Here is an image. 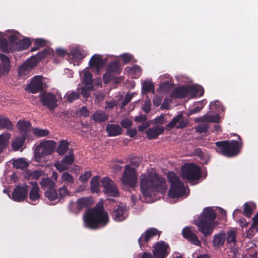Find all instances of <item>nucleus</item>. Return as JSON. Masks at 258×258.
Here are the masks:
<instances>
[{"label": "nucleus", "instance_id": "nucleus-30", "mask_svg": "<svg viewBox=\"0 0 258 258\" xmlns=\"http://www.w3.org/2000/svg\"><path fill=\"white\" fill-rule=\"evenodd\" d=\"M50 48L47 47L38 52L35 55L32 56L30 58V60L36 61V64L40 61L45 58L47 55L50 53Z\"/></svg>", "mask_w": 258, "mask_h": 258}, {"label": "nucleus", "instance_id": "nucleus-64", "mask_svg": "<svg viewBox=\"0 0 258 258\" xmlns=\"http://www.w3.org/2000/svg\"><path fill=\"white\" fill-rule=\"evenodd\" d=\"M121 57L124 63H127L130 62L133 57V56L130 54H123L121 55Z\"/></svg>", "mask_w": 258, "mask_h": 258}, {"label": "nucleus", "instance_id": "nucleus-40", "mask_svg": "<svg viewBox=\"0 0 258 258\" xmlns=\"http://www.w3.org/2000/svg\"><path fill=\"white\" fill-rule=\"evenodd\" d=\"M100 176H95L91 180V190L92 192L98 193L99 192V181Z\"/></svg>", "mask_w": 258, "mask_h": 258}, {"label": "nucleus", "instance_id": "nucleus-28", "mask_svg": "<svg viewBox=\"0 0 258 258\" xmlns=\"http://www.w3.org/2000/svg\"><path fill=\"white\" fill-rule=\"evenodd\" d=\"M226 239V233L221 232L215 234L213 236V244L215 247L219 248L222 247Z\"/></svg>", "mask_w": 258, "mask_h": 258}, {"label": "nucleus", "instance_id": "nucleus-23", "mask_svg": "<svg viewBox=\"0 0 258 258\" xmlns=\"http://www.w3.org/2000/svg\"><path fill=\"white\" fill-rule=\"evenodd\" d=\"M189 89L187 87H176L171 93V96L174 98H183L187 96Z\"/></svg>", "mask_w": 258, "mask_h": 258}, {"label": "nucleus", "instance_id": "nucleus-47", "mask_svg": "<svg viewBox=\"0 0 258 258\" xmlns=\"http://www.w3.org/2000/svg\"><path fill=\"white\" fill-rule=\"evenodd\" d=\"M33 134L38 137H44L48 136L50 132L47 129H40L39 128H34L33 130Z\"/></svg>", "mask_w": 258, "mask_h": 258}, {"label": "nucleus", "instance_id": "nucleus-42", "mask_svg": "<svg viewBox=\"0 0 258 258\" xmlns=\"http://www.w3.org/2000/svg\"><path fill=\"white\" fill-rule=\"evenodd\" d=\"M74 155L72 149L68 153V155H66L61 160L63 164L70 165L72 164L74 161Z\"/></svg>", "mask_w": 258, "mask_h": 258}, {"label": "nucleus", "instance_id": "nucleus-16", "mask_svg": "<svg viewBox=\"0 0 258 258\" xmlns=\"http://www.w3.org/2000/svg\"><path fill=\"white\" fill-rule=\"evenodd\" d=\"M182 235L185 239L188 240L192 244L197 246L201 245L200 240L196 234L191 230L190 227H184L182 230Z\"/></svg>", "mask_w": 258, "mask_h": 258}, {"label": "nucleus", "instance_id": "nucleus-6", "mask_svg": "<svg viewBox=\"0 0 258 258\" xmlns=\"http://www.w3.org/2000/svg\"><path fill=\"white\" fill-rule=\"evenodd\" d=\"M56 145L53 141H46L40 143L36 147L34 151L36 161H38L44 156L51 154L54 151Z\"/></svg>", "mask_w": 258, "mask_h": 258}, {"label": "nucleus", "instance_id": "nucleus-63", "mask_svg": "<svg viewBox=\"0 0 258 258\" xmlns=\"http://www.w3.org/2000/svg\"><path fill=\"white\" fill-rule=\"evenodd\" d=\"M203 108V104H201V106H199L198 105H196L194 108L191 109L189 110V114H193L198 112H199Z\"/></svg>", "mask_w": 258, "mask_h": 258}, {"label": "nucleus", "instance_id": "nucleus-34", "mask_svg": "<svg viewBox=\"0 0 258 258\" xmlns=\"http://www.w3.org/2000/svg\"><path fill=\"white\" fill-rule=\"evenodd\" d=\"M60 180L61 182H66V185L71 187L73 186L74 183V177L68 172H64L62 174Z\"/></svg>", "mask_w": 258, "mask_h": 258}, {"label": "nucleus", "instance_id": "nucleus-17", "mask_svg": "<svg viewBox=\"0 0 258 258\" xmlns=\"http://www.w3.org/2000/svg\"><path fill=\"white\" fill-rule=\"evenodd\" d=\"M36 66V61L28 59L19 68L18 76L20 77H25L31 72Z\"/></svg>", "mask_w": 258, "mask_h": 258}, {"label": "nucleus", "instance_id": "nucleus-61", "mask_svg": "<svg viewBox=\"0 0 258 258\" xmlns=\"http://www.w3.org/2000/svg\"><path fill=\"white\" fill-rule=\"evenodd\" d=\"M208 130V126L206 124H201L196 127V131L200 133H205Z\"/></svg>", "mask_w": 258, "mask_h": 258}, {"label": "nucleus", "instance_id": "nucleus-58", "mask_svg": "<svg viewBox=\"0 0 258 258\" xmlns=\"http://www.w3.org/2000/svg\"><path fill=\"white\" fill-rule=\"evenodd\" d=\"M91 176V172L90 171H86L84 174L80 176L79 180L83 182H86Z\"/></svg>", "mask_w": 258, "mask_h": 258}, {"label": "nucleus", "instance_id": "nucleus-24", "mask_svg": "<svg viewBox=\"0 0 258 258\" xmlns=\"http://www.w3.org/2000/svg\"><path fill=\"white\" fill-rule=\"evenodd\" d=\"M31 184L32 187L29 194V199L34 202L38 201L41 197L39 187L35 181L31 182Z\"/></svg>", "mask_w": 258, "mask_h": 258}, {"label": "nucleus", "instance_id": "nucleus-4", "mask_svg": "<svg viewBox=\"0 0 258 258\" xmlns=\"http://www.w3.org/2000/svg\"><path fill=\"white\" fill-rule=\"evenodd\" d=\"M239 141H218L215 143L217 149L216 151L221 154L228 157H234L240 152L242 146L241 139L238 136Z\"/></svg>", "mask_w": 258, "mask_h": 258}, {"label": "nucleus", "instance_id": "nucleus-2", "mask_svg": "<svg viewBox=\"0 0 258 258\" xmlns=\"http://www.w3.org/2000/svg\"><path fill=\"white\" fill-rule=\"evenodd\" d=\"M139 179L141 191L146 198H151L155 191L163 192L167 188L165 179L156 172L142 174Z\"/></svg>", "mask_w": 258, "mask_h": 258}, {"label": "nucleus", "instance_id": "nucleus-31", "mask_svg": "<svg viewBox=\"0 0 258 258\" xmlns=\"http://www.w3.org/2000/svg\"><path fill=\"white\" fill-rule=\"evenodd\" d=\"M106 70L110 73L115 74H120L121 71L120 64L118 61H112L108 65Z\"/></svg>", "mask_w": 258, "mask_h": 258}, {"label": "nucleus", "instance_id": "nucleus-8", "mask_svg": "<svg viewBox=\"0 0 258 258\" xmlns=\"http://www.w3.org/2000/svg\"><path fill=\"white\" fill-rule=\"evenodd\" d=\"M121 181L124 185L134 188L138 181L137 174L135 169L126 165L123 171Z\"/></svg>", "mask_w": 258, "mask_h": 258}, {"label": "nucleus", "instance_id": "nucleus-48", "mask_svg": "<svg viewBox=\"0 0 258 258\" xmlns=\"http://www.w3.org/2000/svg\"><path fill=\"white\" fill-rule=\"evenodd\" d=\"M228 252L229 258H243L239 252V250L237 247L234 246L231 247Z\"/></svg>", "mask_w": 258, "mask_h": 258}, {"label": "nucleus", "instance_id": "nucleus-3", "mask_svg": "<svg viewBox=\"0 0 258 258\" xmlns=\"http://www.w3.org/2000/svg\"><path fill=\"white\" fill-rule=\"evenodd\" d=\"M217 217V214L211 207L204 209L197 224L199 230L205 237L211 235L214 230V222Z\"/></svg>", "mask_w": 258, "mask_h": 258}, {"label": "nucleus", "instance_id": "nucleus-43", "mask_svg": "<svg viewBox=\"0 0 258 258\" xmlns=\"http://www.w3.org/2000/svg\"><path fill=\"white\" fill-rule=\"evenodd\" d=\"M78 91L68 92L66 94V97L69 102H72L77 100L80 97L79 90L77 88Z\"/></svg>", "mask_w": 258, "mask_h": 258}, {"label": "nucleus", "instance_id": "nucleus-9", "mask_svg": "<svg viewBox=\"0 0 258 258\" xmlns=\"http://www.w3.org/2000/svg\"><path fill=\"white\" fill-rule=\"evenodd\" d=\"M42 105L50 110H54L57 106L56 96L51 92L41 91L39 95Z\"/></svg>", "mask_w": 258, "mask_h": 258}, {"label": "nucleus", "instance_id": "nucleus-13", "mask_svg": "<svg viewBox=\"0 0 258 258\" xmlns=\"http://www.w3.org/2000/svg\"><path fill=\"white\" fill-rule=\"evenodd\" d=\"M153 254L155 258H166L170 252V246L164 241H160L154 246Z\"/></svg>", "mask_w": 258, "mask_h": 258}, {"label": "nucleus", "instance_id": "nucleus-62", "mask_svg": "<svg viewBox=\"0 0 258 258\" xmlns=\"http://www.w3.org/2000/svg\"><path fill=\"white\" fill-rule=\"evenodd\" d=\"M55 167L58 171H59L60 172L64 170H66L68 169V167L63 165L61 162L55 163Z\"/></svg>", "mask_w": 258, "mask_h": 258}, {"label": "nucleus", "instance_id": "nucleus-21", "mask_svg": "<svg viewBox=\"0 0 258 258\" xmlns=\"http://www.w3.org/2000/svg\"><path fill=\"white\" fill-rule=\"evenodd\" d=\"M104 63L102 55L94 54L91 58L89 64L91 68H94L99 72L100 69L103 67Z\"/></svg>", "mask_w": 258, "mask_h": 258}, {"label": "nucleus", "instance_id": "nucleus-5", "mask_svg": "<svg viewBox=\"0 0 258 258\" xmlns=\"http://www.w3.org/2000/svg\"><path fill=\"white\" fill-rule=\"evenodd\" d=\"M168 179L170 183V188L168 191L170 198L174 199L183 196L185 191L183 183L174 172H169L167 175Z\"/></svg>", "mask_w": 258, "mask_h": 258}, {"label": "nucleus", "instance_id": "nucleus-57", "mask_svg": "<svg viewBox=\"0 0 258 258\" xmlns=\"http://www.w3.org/2000/svg\"><path fill=\"white\" fill-rule=\"evenodd\" d=\"M103 79L105 84L109 83L112 80H113L112 73L106 70V73L103 75Z\"/></svg>", "mask_w": 258, "mask_h": 258}, {"label": "nucleus", "instance_id": "nucleus-29", "mask_svg": "<svg viewBox=\"0 0 258 258\" xmlns=\"http://www.w3.org/2000/svg\"><path fill=\"white\" fill-rule=\"evenodd\" d=\"M92 119L96 122H104L108 119V115L105 111L97 110L92 115Z\"/></svg>", "mask_w": 258, "mask_h": 258}, {"label": "nucleus", "instance_id": "nucleus-38", "mask_svg": "<svg viewBox=\"0 0 258 258\" xmlns=\"http://www.w3.org/2000/svg\"><path fill=\"white\" fill-rule=\"evenodd\" d=\"M1 129H7L12 131L13 128V124L10 119L6 117L1 116Z\"/></svg>", "mask_w": 258, "mask_h": 258}, {"label": "nucleus", "instance_id": "nucleus-51", "mask_svg": "<svg viewBox=\"0 0 258 258\" xmlns=\"http://www.w3.org/2000/svg\"><path fill=\"white\" fill-rule=\"evenodd\" d=\"M142 89L144 90V91L149 92L154 91V86L152 82L149 81H145L143 84Z\"/></svg>", "mask_w": 258, "mask_h": 258}, {"label": "nucleus", "instance_id": "nucleus-20", "mask_svg": "<svg viewBox=\"0 0 258 258\" xmlns=\"http://www.w3.org/2000/svg\"><path fill=\"white\" fill-rule=\"evenodd\" d=\"M125 213V207L123 206L122 203H121L118 205L117 208L113 212L112 217L116 221H122L126 217Z\"/></svg>", "mask_w": 258, "mask_h": 258}, {"label": "nucleus", "instance_id": "nucleus-15", "mask_svg": "<svg viewBox=\"0 0 258 258\" xmlns=\"http://www.w3.org/2000/svg\"><path fill=\"white\" fill-rule=\"evenodd\" d=\"M27 90L33 94L38 93L43 89L42 77L41 76L34 77L27 87Z\"/></svg>", "mask_w": 258, "mask_h": 258}, {"label": "nucleus", "instance_id": "nucleus-7", "mask_svg": "<svg viewBox=\"0 0 258 258\" xmlns=\"http://www.w3.org/2000/svg\"><path fill=\"white\" fill-rule=\"evenodd\" d=\"M182 177L188 181H194L201 176V169L192 163L185 164L181 167Z\"/></svg>", "mask_w": 258, "mask_h": 258}, {"label": "nucleus", "instance_id": "nucleus-33", "mask_svg": "<svg viewBox=\"0 0 258 258\" xmlns=\"http://www.w3.org/2000/svg\"><path fill=\"white\" fill-rule=\"evenodd\" d=\"M31 124L28 121L19 120L17 123V128L20 130L21 134L26 133L29 130Z\"/></svg>", "mask_w": 258, "mask_h": 258}, {"label": "nucleus", "instance_id": "nucleus-49", "mask_svg": "<svg viewBox=\"0 0 258 258\" xmlns=\"http://www.w3.org/2000/svg\"><path fill=\"white\" fill-rule=\"evenodd\" d=\"M254 205L252 204H249L245 203L244 205V209L243 211V214L246 217L250 218L252 214V208L254 207Z\"/></svg>", "mask_w": 258, "mask_h": 258}, {"label": "nucleus", "instance_id": "nucleus-39", "mask_svg": "<svg viewBox=\"0 0 258 258\" xmlns=\"http://www.w3.org/2000/svg\"><path fill=\"white\" fill-rule=\"evenodd\" d=\"M69 143L67 141H62L56 148V151L59 155H64L69 148Z\"/></svg>", "mask_w": 258, "mask_h": 258}, {"label": "nucleus", "instance_id": "nucleus-11", "mask_svg": "<svg viewBox=\"0 0 258 258\" xmlns=\"http://www.w3.org/2000/svg\"><path fill=\"white\" fill-rule=\"evenodd\" d=\"M19 34L18 32L15 31V33L10 32L8 36V40L4 38L1 34V51L3 53H9L10 52H13V50H11L9 48L15 47L18 42L19 38L15 34Z\"/></svg>", "mask_w": 258, "mask_h": 258}, {"label": "nucleus", "instance_id": "nucleus-59", "mask_svg": "<svg viewBox=\"0 0 258 258\" xmlns=\"http://www.w3.org/2000/svg\"><path fill=\"white\" fill-rule=\"evenodd\" d=\"M43 171L41 170H35L30 174V177L33 179H38L42 175Z\"/></svg>", "mask_w": 258, "mask_h": 258}, {"label": "nucleus", "instance_id": "nucleus-22", "mask_svg": "<svg viewBox=\"0 0 258 258\" xmlns=\"http://www.w3.org/2000/svg\"><path fill=\"white\" fill-rule=\"evenodd\" d=\"M105 131L108 137H116L122 134V129L117 124H108Z\"/></svg>", "mask_w": 258, "mask_h": 258}, {"label": "nucleus", "instance_id": "nucleus-1", "mask_svg": "<svg viewBox=\"0 0 258 258\" xmlns=\"http://www.w3.org/2000/svg\"><path fill=\"white\" fill-rule=\"evenodd\" d=\"M81 212L87 209L84 214L83 219L86 227L96 229L105 226L109 221L107 213L104 210L102 204L98 203L92 209L89 208L94 204L91 197H82L78 199Z\"/></svg>", "mask_w": 258, "mask_h": 258}, {"label": "nucleus", "instance_id": "nucleus-12", "mask_svg": "<svg viewBox=\"0 0 258 258\" xmlns=\"http://www.w3.org/2000/svg\"><path fill=\"white\" fill-rule=\"evenodd\" d=\"M29 186L26 184L18 185L14 189L10 198L17 202L23 201L28 196Z\"/></svg>", "mask_w": 258, "mask_h": 258}, {"label": "nucleus", "instance_id": "nucleus-26", "mask_svg": "<svg viewBox=\"0 0 258 258\" xmlns=\"http://www.w3.org/2000/svg\"><path fill=\"white\" fill-rule=\"evenodd\" d=\"M27 136V134L22 133L20 136L16 138L12 143V147L14 151H18L23 146Z\"/></svg>", "mask_w": 258, "mask_h": 258}, {"label": "nucleus", "instance_id": "nucleus-36", "mask_svg": "<svg viewBox=\"0 0 258 258\" xmlns=\"http://www.w3.org/2000/svg\"><path fill=\"white\" fill-rule=\"evenodd\" d=\"M13 164L16 168L21 169H25L29 165V163L23 158L15 160L13 162Z\"/></svg>", "mask_w": 258, "mask_h": 258}, {"label": "nucleus", "instance_id": "nucleus-55", "mask_svg": "<svg viewBox=\"0 0 258 258\" xmlns=\"http://www.w3.org/2000/svg\"><path fill=\"white\" fill-rule=\"evenodd\" d=\"M205 120L211 122L218 123L220 121V115L218 114L206 116Z\"/></svg>", "mask_w": 258, "mask_h": 258}, {"label": "nucleus", "instance_id": "nucleus-45", "mask_svg": "<svg viewBox=\"0 0 258 258\" xmlns=\"http://www.w3.org/2000/svg\"><path fill=\"white\" fill-rule=\"evenodd\" d=\"M69 208L72 213L76 215H78L81 212L78 200L76 202H71L69 204Z\"/></svg>", "mask_w": 258, "mask_h": 258}, {"label": "nucleus", "instance_id": "nucleus-37", "mask_svg": "<svg viewBox=\"0 0 258 258\" xmlns=\"http://www.w3.org/2000/svg\"><path fill=\"white\" fill-rule=\"evenodd\" d=\"M44 194L45 197L50 201H54L58 198V195L55 188L47 189Z\"/></svg>", "mask_w": 258, "mask_h": 258}, {"label": "nucleus", "instance_id": "nucleus-41", "mask_svg": "<svg viewBox=\"0 0 258 258\" xmlns=\"http://www.w3.org/2000/svg\"><path fill=\"white\" fill-rule=\"evenodd\" d=\"M226 239L227 243L232 245L236 244V232L234 230L229 231L227 234H226Z\"/></svg>", "mask_w": 258, "mask_h": 258}, {"label": "nucleus", "instance_id": "nucleus-44", "mask_svg": "<svg viewBox=\"0 0 258 258\" xmlns=\"http://www.w3.org/2000/svg\"><path fill=\"white\" fill-rule=\"evenodd\" d=\"M11 134L5 133L1 134V152L9 145Z\"/></svg>", "mask_w": 258, "mask_h": 258}, {"label": "nucleus", "instance_id": "nucleus-10", "mask_svg": "<svg viewBox=\"0 0 258 258\" xmlns=\"http://www.w3.org/2000/svg\"><path fill=\"white\" fill-rule=\"evenodd\" d=\"M101 186L104 187L103 191L108 196L118 197L119 192L117 186L111 179L107 176L104 177L101 180Z\"/></svg>", "mask_w": 258, "mask_h": 258}, {"label": "nucleus", "instance_id": "nucleus-53", "mask_svg": "<svg viewBox=\"0 0 258 258\" xmlns=\"http://www.w3.org/2000/svg\"><path fill=\"white\" fill-rule=\"evenodd\" d=\"M72 55L74 58H76L79 60H81L85 57V55L80 50L76 49H75L72 51Z\"/></svg>", "mask_w": 258, "mask_h": 258}, {"label": "nucleus", "instance_id": "nucleus-32", "mask_svg": "<svg viewBox=\"0 0 258 258\" xmlns=\"http://www.w3.org/2000/svg\"><path fill=\"white\" fill-rule=\"evenodd\" d=\"M43 189H47L55 187V182L49 178H43L40 182Z\"/></svg>", "mask_w": 258, "mask_h": 258}, {"label": "nucleus", "instance_id": "nucleus-60", "mask_svg": "<svg viewBox=\"0 0 258 258\" xmlns=\"http://www.w3.org/2000/svg\"><path fill=\"white\" fill-rule=\"evenodd\" d=\"M120 125L124 128H128L132 125V121L129 119H124L120 121Z\"/></svg>", "mask_w": 258, "mask_h": 258}, {"label": "nucleus", "instance_id": "nucleus-54", "mask_svg": "<svg viewBox=\"0 0 258 258\" xmlns=\"http://www.w3.org/2000/svg\"><path fill=\"white\" fill-rule=\"evenodd\" d=\"M130 72L135 75V77H139L141 72V67L135 65L129 69Z\"/></svg>", "mask_w": 258, "mask_h": 258}, {"label": "nucleus", "instance_id": "nucleus-19", "mask_svg": "<svg viewBox=\"0 0 258 258\" xmlns=\"http://www.w3.org/2000/svg\"><path fill=\"white\" fill-rule=\"evenodd\" d=\"M165 127L162 126L156 125L155 127L149 128L146 131L147 137L149 140L157 138L158 136L163 134Z\"/></svg>", "mask_w": 258, "mask_h": 258}, {"label": "nucleus", "instance_id": "nucleus-50", "mask_svg": "<svg viewBox=\"0 0 258 258\" xmlns=\"http://www.w3.org/2000/svg\"><path fill=\"white\" fill-rule=\"evenodd\" d=\"M59 201L61 199H63L66 196H70V192L68 189V187L66 184H64L62 187L59 188Z\"/></svg>", "mask_w": 258, "mask_h": 258}, {"label": "nucleus", "instance_id": "nucleus-18", "mask_svg": "<svg viewBox=\"0 0 258 258\" xmlns=\"http://www.w3.org/2000/svg\"><path fill=\"white\" fill-rule=\"evenodd\" d=\"M160 235L158 230L154 228H151L143 233L138 239V242L141 247L144 244L148 242L152 238L156 235Z\"/></svg>", "mask_w": 258, "mask_h": 258}, {"label": "nucleus", "instance_id": "nucleus-14", "mask_svg": "<svg viewBox=\"0 0 258 258\" xmlns=\"http://www.w3.org/2000/svg\"><path fill=\"white\" fill-rule=\"evenodd\" d=\"M188 124V121L187 119H184L182 113H178L166 125V129L168 131L174 127L177 129H182L186 127Z\"/></svg>", "mask_w": 258, "mask_h": 258}, {"label": "nucleus", "instance_id": "nucleus-25", "mask_svg": "<svg viewBox=\"0 0 258 258\" xmlns=\"http://www.w3.org/2000/svg\"><path fill=\"white\" fill-rule=\"evenodd\" d=\"M1 76L7 75L10 70L11 63L10 59L6 55L1 53Z\"/></svg>", "mask_w": 258, "mask_h": 258}, {"label": "nucleus", "instance_id": "nucleus-46", "mask_svg": "<svg viewBox=\"0 0 258 258\" xmlns=\"http://www.w3.org/2000/svg\"><path fill=\"white\" fill-rule=\"evenodd\" d=\"M94 86H85L81 89V94L83 97L87 98L90 96V92L93 90Z\"/></svg>", "mask_w": 258, "mask_h": 258}, {"label": "nucleus", "instance_id": "nucleus-52", "mask_svg": "<svg viewBox=\"0 0 258 258\" xmlns=\"http://www.w3.org/2000/svg\"><path fill=\"white\" fill-rule=\"evenodd\" d=\"M134 93H127L125 95V96L121 104V108H123L131 101L132 99L134 97Z\"/></svg>", "mask_w": 258, "mask_h": 258}, {"label": "nucleus", "instance_id": "nucleus-56", "mask_svg": "<svg viewBox=\"0 0 258 258\" xmlns=\"http://www.w3.org/2000/svg\"><path fill=\"white\" fill-rule=\"evenodd\" d=\"M147 119L148 118L146 115L141 114L140 115L136 116L135 117L134 120L137 123H144L147 122Z\"/></svg>", "mask_w": 258, "mask_h": 258}, {"label": "nucleus", "instance_id": "nucleus-35", "mask_svg": "<svg viewBox=\"0 0 258 258\" xmlns=\"http://www.w3.org/2000/svg\"><path fill=\"white\" fill-rule=\"evenodd\" d=\"M82 83L85 86H94L93 76L92 74L89 71H86L84 72V76L82 78Z\"/></svg>", "mask_w": 258, "mask_h": 258}, {"label": "nucleus", "instance_id": "nucleus-27", "mask_svg": "<svg viewBox=\"0 0 258 258\" xmlns=\"http://www.w3.org/2000/svg\"><path fill=\"white\" fill-rule=\"evenodd\" d=\"M31 42L28 38H23L19 39L18 42L15 47L9 48L11 50H23L27 49L31 45Z\"/></svg>", "mask_w": 258, "mask_h": 258}]
</instances>
